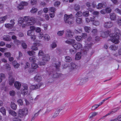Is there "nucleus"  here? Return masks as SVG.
<instances>
[{
  "instance_id": "obj_1",
  "label": "nucleus",
  "mask_w": 121,
  "mask_h": 121,
  "mask_svg": "<svg viewBox=\"0 0 121 121\" xmlns=\"http://www.w3.org/2000/svg\"><path fill=\"white\" fill-rule=\"evenodd\" d=\"M19 20V22L20 23H23L24 21L26 22L25 26H28L34 24L35 21V19L33 17H30L29 16H25L23 18H21Z\"/></svg>"
},
{
  "instance_id": "obj_2",
  "label": "nucleus",
  "mask_w": 121,
  "mask_h": 121,
  "mask_svg": "<svg viewBox=\"0 0 121 121\" xmlns=\"http://www.w3.org/2000/svg\"><path fill=\"white\" fill-rule=\"evenodd\" d=\"M114 31L115 34H113L112 36V37L111 40L112 42L116 44L119 42V36L121 35V32L117 28L115 29Z\"/></svg>"
},
{
  "instance_id": "obj_3",
  "label": "nucleus",
  "mask_w": 121,
  "mask_h": 121,
  "mask_svg": "<svg viewBox=\"0 0 121 121\" xmlns=\"http://www.w3.org/2000/svg\"><path fill=\"white\" fill-rule=\"evenodd\" d=\"M72 15L71 14L69 15H67V14H65L64 19L65 23H67L69 25L73 23V22L72 17Z\"/></svg>"
},
{
  "instance_id": "obj_4",
  "label": "nucleus",
  "mask_w": 121,
  "mask_h": 121,
  "mask_svg": "<svg viewBox=\"0 0 121 121\" xmlns=\"http://www.w3.org/2000/svg\"><path fill=\"white\" fill-rule=\"evenodd\" d=\"M28 113V110L26 108L20 109L18 112V117L22 118L24 116H25Z\"/></svg>"
},
{
  "instance_id": "obj_5",
  "label": "nucleus",
  "mask_w": 121,
  "mask_h": 121,
  "mask_svg": "<svg viewBox=\"0 0 121 121\" xmlns=\"http://www.w3.org/2000/svg\"><path fill=\"white\" fill-rule=\"evenodd\" d=\"M51 69L48 71V73L49 75H52V76L53 78H58L60 76V73H58L52 68Z\"/></svg>"
},
{
  "instance_id": "obj_6",
  "label": "nucleus",
  "mask_w": 121,
  "mask_h": 121,
  "mask_svg": "<svg viewBox=\"0 0 121 121\" xmlns=\"http://www.w3.org/2000/svg\"><path fill=\"white\" fill-rule=\"evenodd\" d=\"M66 36L68 38L72 37L74 33L72 32L71 30L69 29H67L66 31Z\"/></svg>"
},
{
  "instance_id": "obj_7",
  "label": "nucleus",
  "mask_w": 121,
  "mask_h": 121,
  "mask_svg": "<svg viewBox=\"0 0 121 121\" xmlns=\"http://www.w3.org/2000/svg\"><path fill=\"white\" fill-rule=\"evenodd\" d=\"M22 86L23 88L22 90L23 92L24 95H26L28 93V85L26 84H22Z\"/></svg>"
},
{
  "instance_id": "obj_8",
  "label": "nucleus",
  "mask_w": 121,
  "mask_h": 121,
  "mask_svg": "<svg viewBox=\"0 0 121 121\" xmlns=\"http://www.w3.org/2000/svg\"><path fill=\"white\" fill-rule=\"evenodd\" d=\"M113 25L112 22L109 21L105 22L104 24V26L107 28H110Z\"/></svg>"
},
{
  "instance_id": "obj_9",
  "label": "nucleus",
  "mask_w": 121,
  "mask_h": 121,
  "mask_svg": "<svg viewBox=\"0 0 121 121\" xmlns=\"http://www.w3.org/2000/svg\"><path fill=\"white\" fill-rule=\"evenodd\" d=\"M15 81L12 75H9V83L10 85H12Z\"/></svg>"
},
{
  "instance_id": "obj_10",
  "label": "nucleus",
  "mask_w": 121,
  "mask_h": 121,
  "mask_svg": "<svg viewBox=\"0 0 121 121\" xmlns=\"http://www.w3.org/2000/svg\"><path fill=\"white\" fill-rule=\"evenodd\" d=\"M62 110V109L58 108L55 111V113L53 114L52 118H54L58 116L59 112Z\"/></svg>"
},
{
  "instance_id": "obj_11",
  "label": "nucleus",
  "mask_w": 121,
  "mask_h": 121,
  "mask_svg": "<svg viewBox=\"0 0 121 121\" xmlns=\"http://www.w3.org/2000/svg\"><path fill=\"white\" fill-rule=\"evenodd\" d=\"M50 59L49 56L48 54H46L42 57V61L45 62L49 60Z\"/></svg>"
},
{
  "instance_id": "obj_12",
  "label": "nucleus",
  "mask_w": 121,
  "mask_h": 121,
  "mask_svg": "<svg viewBox=\"0 0 121 121\" xmlns=\"http://www.w3.org/2000/svg\"><path fill=\"white\" fill-rule=\"evenodd\" d=\"M65 42L69 44L72 45L73 47L75 43V40L72 39L67 40L65 41Z\"/></svg>"
},
{
  "instance_id": "obj_13",
  "label": "nucleus",
  "mask_w": 121,
  "mask_h": 121,
  "mask_svg": "<svg viewBox=\"0 0 121 121\" xmlns=\"http://www.w3.org/2000/svg\"><path fill=\"white\" fill-rule=\"evenodd\" d=\"M14 84L15 87L18 90H19L21 86V84L19 82H15L14 83Z\"/></svg>"
},
{
  "instance_id": "obj_14",
  "label": "nucleus",
  "mask_w": 121,
  "mask_h": 121,
  "mask_svg": "<svg viewBox=\"0 0 121 121\" xmlns=\"http://www.w3.org/2000/svg\"><path fill=\"white\" fill-rule=\"evenodd\" d=\"M82 44L79 43H75V45H74V46H73L74 48L76 50L80 49L82 48Z\"/></svg>"
},
{
  "instance_id": "obj_15",
  "label": "nucleus",
  "mask_w": 121,
  "mask_h": 121,
  "mask_svg": "<svg viewBox=\"0 0 121 121\" xmlns=\"http://www.w3.org/2000/svg\"><path fill=\"white\" fill-rule=\"evenodd\" d=\"M88 80V78H84L81 79L79 83V84L80 85H82L86 82Z\"/></svg>"
},
{
  "instance_id": "obj_16",
  "label": "nucleus",
  "mask_w": 121,
  "mask_h": 121,
  "mask_svg": "<svg viewBox=\"0 0 121 121\" xmlns=\"http://www.w3.org/2000/svg\"><path fill=\"white\" fill-rule=\"evenodd\" d=\"M116 18V16L114 13H112L110 14V19L111 20L115 21Z\"/></svg>"
},
{
  "instance_id": "obj_17",
  "label": "nucleus",
  "mask_w": 121,
  "mask_h": 121,
  "mask_svg": "<svg viewBox=\"0 0 121 121\" xmlns=\"http://www.w3.org/2000/svg\"><path fill=\"white\" fill-rule=\"evenodd\" d=\"M41 29L40 28L38 27V37H39V39H41L43 38L44 36L42 32H41Z\"/></svg>"
},
{
  "instance_id": "obj_18",
  "label": "nucleus",
  "mask_w": 121,
  "mask_h": 121,
  "mask_svg": "<svg viewBox=\"0 0 121 121\" xmlns=\"http://www.w3.org/2000/svg\"><path fill=\"white\" fill-rule=\"evenodd\" d=\"M7 18V15L1 17H0V23H2L6 20Z\"/></svg>"
},
{
  "instance_id": "obj_19",
  "label": "nucleus",
  "mask_w": 121,
  "mask_h": 121,
  "mask_svg": "<svg viewBox=\"0 0 121 121\" xmlns=\"http://www.w3.org/2000/svg\"><path fill=\"white\" fill-rule=\"evenodd\" d=\"M10 106L11 108L14 110H15L17 108V105L14 102H11Z\"/></svg>"
},
{
  "instance_id": "obj_20",
  "label": "nucleus",
  "mask_w": 121,
  "mask_h": 121,
  "mask_svg": "<svg viewBox=\"0 0 121 121\" xmlns=\"http://www.w3.org/2000/svg\"><path fill=\"white\" fill-rule=\"evenodd\" d=\"M9 114L13 116H15L17 115V113L14 111L12 110H9Z\"/></svg>"
},
{
  "instance_id": "obj_21",
  "label": "nucleus",
  "mask_w": 121,
  "mask_h": 121,
  "mask_svg": "<svg viewBox=\"0 0 121 121\" xmlns=\"http://www.w3.org/2000/svg\"><path fill=\"white\" fill-rule=\"evenodd\" d=\"M109 32L107 31L104 32H103L101 33V36L103 37H107L109 35Z\"/></svg>"
},
{
  "instance_id": "obj_22",
  "label": "nucleus",
  "mask_w": 121,
  "mask_h": 121,
  "mask_svg": "<svg viewBox=\"0 0 121 121\" xmlns=\"http://www.w3.org/2000/svg\"><path fill=\"white\" fill-rule=\"evenodd\" d=\"M76 65L74 63H72L71 64V66L70 68H69V72H71L75 69L76 67Z\"/></svg>"
},
{
  "instance_id": "obj_23",
  "label": "nucleus",
  "mask_w": 121,
  "mask_h": 121,
  "mask_svg": "<svg viewBox=\"0 0 121 121\" xmlns=\"http://www.w3.org/2000/svg\"><path fill=\"white\" fill-rule=\"evenodd\" d=\"M60 64V62H58L55 64V67L57 71L59 70V67Z\"/></svg>"
},
{
  "instance_id": "obj_24",
  "label": "nucleus",
  "mask_w": 121,
  "mask_h": 121,
  "mask_svg": "<svg viewBox=\"0 0 121 121\" xmlns=\"http://www.w3.org/2000/svg\"><path fill=\"white\" fill-rule=\"evenodd\" d=\"M81 58V53L80 52H78L76 54L75 59L76 60H79Z\"/></svg>"
},
{
  "instance_id": "obj_25",
  "label": "nucleus",
  "mask_w": 121,
  "mask_h": 121,
  "mask_svg": "<svg viewBox=\"0 0 121 121\" xmlns=\"http://www.w3.org/2000/svg\"><path fill=\"white\" fill-rule=\"evenodd\" d=\"M5 26L7 28L11 29L13 27L14 25L13 24L8 23L5 24Z\"/></svg>"
},
{
  "instance_id": "obj_26",
  "label": "nucleus",
  "mask_w": 121,
  "mask_h": 121,
  "mask_svg": "<svg viewBox=\"0 0 121 121\" xmlns=\"http://www.w3.org/2000/svg\"><path fill=\"white\" fill-rule=\"evenodd\" d=\"M118 48V46H115V45H112L110 47V48L112 50H116Z\"/></svg>"
},
{
  "instance_id": "obj_27",
  "label": "nucleus",
  "mask_w": 121,
  "mask_h": 121,
  "mask_svg": "<svg viewBox=\"0 0 121 121\" xmlns=\"http://www.w3.org/2000/svg\"><path fill=\"white\" fill-rule=\"evenodd\" d=\"M6 110L4 107H2L0 109V112L4 115H6Z\"/></svg>"
},
{
  "instance_id": "obj_28",
  "label": "nucleus",
  "mask_w": 121,
  "mask_h": 121,
  "mask_svg": "<svg viewBox=\"0 0 121 121\" xmlns=\"http://www.w3.org/2000/svg\"><path fill=\"white\" fill-rule=\"evenodd\" d=\"M84 28L86 32L89 33L91 31V28L90 27L85 26L84 27Z\"/></svg>"
},
{
  "instance_id": "obj_29",
  "label": "nucleus",
  "mask_w": 121,
  "mask_h": 121,
  "mask_svg": "<svg viewBox=\"0 0 121 121\" xmlns=\"http://www.w3.org/2000/svg\"><path fill=\"white\" fill-rule=\"evenodd\" d=\"M3 39L5 41H10L11 39L9 35H7L3 38Z\"/></svg>"
},
{
  "instance_id": "obj_30",
  "label": "nucleus",
  "mask_w": 121,
  "mask_h": 121,
  "mask_svg": "<svg viewBox=\"0 0 121 121\" xmlns=\"http://www.w3.org/2000/svg\"><path fill=\"white\" fill-rule=\"evenodd\" d=\"M72 60V59L69 56H66L65 57V61L67 62H70Z\"/></svg>"
},
{
  "instance_id": "obj_31",
  "label": "nucleus",
  "mask_w": 121,
  "mask_h": 121,
  "mask_svg": "<svg viewBox=\"0 0 121 121\" xmlns=\"http://www.w3.org/2000/svg\"><path fill=\"white\" fill-rule=\"evenodd\" d=\"M105 11L106 13H110L112 11V9L111 8L109 7H107L105 9Z\"/></svg>"
},
{
  "instance_id": "obj_32",
  "label": "nucleus",
  "mask_w": 121,
  "mask_h": 121,
  "mask_svg": "<svg viewBox=\"0 0 121 121\" xmlns=\"http://www.w3.org/2000/svg\"><path fill=\"white\" fill-rule=\"evenodd\" d=\"M76 23L78 24H81L82 22V18L77 17L76 20Z\"/></svg>"
},
{
  "instance_id": "obj_33",
  "label": "nucleus",
  "mask_w": 121,
  "mask_h": 121,
  "mask_svg": "<svg viewBox=\"0 0 121 121\" xmlns=\"http://www.w3.org/2000/svg\"><path fill=\"white\" fill-rule=\"evenodd\" d=\"M82 13L83 16L85 17H88L89 15V12L88 11H85L84 12Z\"/></svg>"
},
{
  "instance_id": "obj_34",
  "label": "nucleus",
  "mask_w": 121,
  "mask_h": 121,
  "mask_svg": "<svg viewBox=\"0 0 121 121\" xmlns=\"http://www.w3.org/2000/svg\"><path fill=\"white\" fill-rule=\"evenodd\" d=\"M29 60L30 62L34 63L36 62V59L34 56H33L30 57L29 58Z\"/></svg>"
},
{
  "instance_id": "obj_35",
  "label": "nucleus",
  "mask_w": 121,
  "mask_h": 121,
  "mask_svg": "<svg viewBox=\"0 0 121 121\" xmlns=\"http://www.w3.org/2000/svg\"><path fill=\"white\" fill-rule=\"evenodd\" d=\"M82 15V13L81 11H79L77 12L75 14L76 17H80Z\"/></svg>"
},
{
  "instance_id": "obj_36",
  "label": "nucleus",
  "mask_w": 121,
  "mask_h": 121,
  "mask_svg": "<svg viewBox=\"0 0 121 121\" xmlns=\"http://www.w3.org/2000/svg\"><path fill=\"white\" fill-rule=\"evenodd\" d=\"M37 3V0H30V3L32 5H36Z\"/></svg>"
},
{
  "instance_id": "obj_37",
  "label": "nucleus",
  "mask_w": 121,
  "mask_h": 121,
  "mask_svg": "<svg viewBox=\"0 0 121 121\" xmlns=\"http://www.w3.org/2000/svg\"><path fill=\"white\" fill-rule=\"evenodd\" d=\"M37 10L38 9L37 8L33 7L31 10L30 12L31 13H35L36 12Z\"/></svg>"
},
{
  "instance_id": "obj_38",
  "label": "nucleus",
  "mask_w": 121,
  "mask_h": 121,
  "mask_svg": "<svg viewBox=\"0 0 121 121\" xmlns=\"http://www.w3.org/2000/svg\"><path fill=\"white\" fill-rule=\"evenodd\" d=\"M98 30L96 29H93L91 31V32L93 35H96L97 34Z\"/></svg>"
},
{
  "instance_id": "obj_39",
  "label": "nucleus",
  "mask_w": 121,
  "mask_h": 121,
  "mask_svg": "<svg viewBox=\"0 0 121 121\" xmlns=\"http://www.w3.org/2000/svg\"><path fill=\"white\" fill-rule=\"evenodd\" d=\"M99 22L98 20H95L92 23V24L93 25H95L96 26H98L99 24Z\"/></svg>"
},
{
  "instance_id": "obj_40",
  "label": "nucleus",
  "mask_w": 121,
  "mask_h": 121,
  "mask_svg": "<svg viewBox=\"0 0 121 121\" xmlns=\"http://www.w3.org/2000/svg\"><path fill=\"white\" fill-rule=\"evenodd\" d=\"M4 55L5 57L9 58L11 56V54L10 52H6L4 53Z\"/></svg>"
},
{
  "instance_id": "obj_41",
  "label": "nucleus",
  "mask_w": 121,
  "mask_h": 121,
  "mask_svg": "<svg viewBox=\"0 0 121 121\" xmlns=\"http://www.w3.org/2000/svg\"><path fill=\"white\" fill-rule=\"evenodd\" d=\"M5 78V75L3 73H1L0 76V83L2 82L3 79H4Z\"/></svg>"
},
{
  "instance_id": "obj_42",
  "label": "nucleus",
  "mask_w": 121,
  "mask_h": 121,
  "mask_svg": "<svg viewBox=\"0 0 121 121\" xmlns=\"http://www.w3.org/2000/svg\"><path fill=\"white\" fill-rule=\"evenodd\" d=\"M31 66L32 68L35 69L38 67V65L37 64L34 63H33L31 64Z\"/></svg>"
},
{
  "instance_id": "obj_43",
  "label": "nucleus",
  "mask_w": 121,
  "mask_h": 121,
  "mask_svg": "<svg viewBox=\"0 0 121 121\" xmlns=\"http://www.w3.org/2000/svg\"><path fill=\"white\" fill-rule=\"evenodd\" d=\"M74 31L76 33H79L82 32V29L81 28L78 29H75L74 30Z\"/></svg>"
},
{
  "instance_id": "obj_44",
  "label": "nucleus",
  "mask_w": 121,
  "mask_h": 121,
  "mask_svg": "<svg viewBox=\"0 0 121 121\" xmlns=\"http://www.w3.org/2000/svg\"><path fill=\"white\" fill-rule=\"evenodd\" d=\"M28 55L30 56H32L33 55H34L35 52L34 51H28L27 52Z\"/></svg>"
},
{
  "instance_id": "obj_45",
  "label": "nucleus",
  "mask_w": 121,
  "mask_h": 121,
  "mask_svg": "<svg viewBox=\"0 0 121 121\" xmlns=\"http://www.w3.org/2000/svg\"><path fill=\"white\" fill-rule=\"evenodd\" d=\"M34 34V32L33 31L31 30H29L27 32V34L28 35L31 36Z\"/></svg>"
},
{
  "instance_id": "obj_46",
  "label": "nucleus",
  "mask_w": 121,
  "mask_h": 121,
  "mask_svg": "<svg viewBox=\"0 0 121 121\" xmlns=\"http://www.w3.org/2000/svg\"><path fill=\"white\" fill-rule=\"evenodd\" d=\"M103 4L102 3H99L98 5L96 6L97 9H100L103 7Z\"/></svg>"
},
{
  "instance_id": "obj_47",
  "label": "nucleus",
  "mask_w": 121,
  "mask_h": 121,
  "mask_svg": "<svg viewBox=\"0 0 121 121\" xmlns=\"http://www.w3.org/2000/svg\"><path fill=\"white\" fill-rule=\"evenodd\" d=\"M37 87L38 86L37 85H36V86L34 85H33L31 86H30V89L31 90H34L35 88H37Z\"/></svg>"
},
{
  "instance_id": "obj_48",
  "label": "nucleus",
  "mask_w": 121,
  "mask_h": 121,
  "mask_svg": "<svg viewBox=\"0 0 121 121\" xmlns=\"http://www.w3.org/2000/svg\"><path fill=\"white\" fill-rule=\"evenodd\" d=\"M74 9L77 11L79 10L80 9V6L78 5H75L74 6Z\"/></svg>"
},
{
  "instance_id": "obj_49",
  "label": "nucleus",
  "mask_w": 121,
  "mask_h": 121,
  "mask_svg": "<svg viewBox=\"0 0 121 121\" xmlns=\"http://www.w3.org/2000/svg\"><path fill=\"white\" fill-rule=\"evenodd\" d=\"M97 114V112H94L92 113L91 115L89 117L90 119H92Z\"/></svg>"
},
{
  "instance_id": "obj_50",
  "label": "nucleus",
  "mask_w": 121,
  "mask_h": 121,
  "mask_svg": "<svg viewBox=\"0 0 121 121\" xmlns=\"http://www.w3.org/2000/svg\"><path fill=\"white\" fill-rule=\"evenodd\" d=\"M120 108V107H118L116 108L113 109L111 111L112 114L115 113Z\"/></svg>"
},
{
  "instance_id": "obj_51",
  "label": "nucleus",
  "mask_w": 121,
  "mask_h": 121,
  "mask_svg": "<svg viewBox=\"0 0 121 121\" xmlns=\"http://www.w3.org/2000/svg\"><path fill=\"white\" fill-rule=\"evenodd\" d=\"M44 38L45 40L47 41L49 40L50 39L49 35L47 34L45 35Z\"/></svg>"
},
{
  "instance_id": "obj_52",
  "label": "nucleus",
  "mask_w": 121,
  "mask_h": 121,
  "mask_svg": "<svg viewBox=\"0 0 121 121\" xmlns=\"http://www.w3.org/2000/svg\"><path fill=\"white\" fill-rule=\"evenodd\" d=\"M21 4H22L23 7L24 6H27L28 5V3L26 2L22 1L21 3Z\"/></svg>"
},
{
  "instance_id": "obj_53",
  "label": "nucleus",
  "mask_w": 121,
  "mask_h": 121,
  "mask_svg": "<svg viewBox=\"0 0 121 121\" xmlns=\"http://www.w3.org/2000/svg\"><path fill=\"white\" fill-rule=\"evenodd\" d=\"M114 11L116 13L121 15V10L119 9L118 8H117L115 9Z\"/></svg>"
},
{
  "instance_id": "obj_54",
  "label": "nucleus",
  "mask_w": 121,
  "mask_h": 121,
  "mask_svg": "<svg viewBox=\"0 0 121 121\" xmlns=\"http://www.w3.org/2000/svg\"><path fill=\"white\" fill-rule=\"evenodd\" d=\"M69 51L72 54H74L76 52V49L74 48L73 49H71L69 50Z\"/></svg>"
},
{
  "instance_id": "obj_55",
  "label": "nucleus",
  "mask_w": 121,
  "mask_h": 121,
  "mask_svg": "<svg viewBox=\"0 0 121 121\" xmlns=\"http://www.w3.org/2000/svg\"><path fill=\"white\" fill-rule=\"evenodd\" d=\"M17 8L20 10H21L24 9V7L22 6V4H21L20 3L17 7Z\"/></svg>"
},
{
  "instance_id": "obj_56",
  "label": "nucleus",
  "mask_w": 121,
  "mask_h": 121,
  "mask_svg": "<svg viewBox=\"0 0 121 121\" xmlns=\"http://www.w3.org/2000/svg\"><path fill=\"white\" fill-rule=\"evenodd\" d=\"M22 48L24 49H26L27 48V45L26 44L24 43H22Z\"/></svg>"
},
{
  "instance_id": "obj_57",
  "label": "nucleus",
  "mask_w": 121,
  "mask_h": 121,
  "mask_svg": "<svg viewBox=\"0 0 121 121\" xmlns=\"http://www.w3.org/2000/svg\"><path fill=\"white\" fill-rule=\"evenodd\" d=\"M15 93L14 91L12 90L10 91L9 92V94L10 95L12 96H14L15 95Z\"/></svg>"
},
{
  "instance_id": "obj_58",
  "label": "nucleus",
  "mask_w": 121,
  "mask_h": 121,
  "mask_svg": "<svg viewBox=\"0 0 121 121\" xmlns=\"http://www.w3.org/2000/svg\"><path fill=\"white\" fill-rule=\"evenodd\" d=\"M49 11L51 12L54 13L56 10L55 8L53 7H50L49 9Z\"/></svg>"
},
{
  "instance_id": "obj_59",
  "label": "nucleus",
  "mask_w": 121,
  "mask_h": 121,
  "mask_svg": "<svg viewBox=\"0 0 121 121\" xmlns=\"http://www.w3.org/2000/svg\"><path fill=\"white\" fill-rule=\"evenodd\" d=\"M17 102L18 103V104L21 105H22L23 104V103L22 100L21 99H18Z\"/></svg>"
},
{
  "instance_id": "obj_60",
  "label": "nucleus",
  "mask_w": 121,
  "mask_h": 121,
  "mask_svg": "<svg viewBox=\"0 0 121 121\" xmlns=\"http://www.w3.org/2000/svg\"><path fill=\"white\" fill-rule=\"evenodd\" d=\"M89 50V48H88L87 47H85L83 50V51L84 52V54H86L87 52V51Z\"/></svg>"
},
{
  "instance_id": "obj_61",
  "label": "nucleus",
  "mask_w": 121,
  "mask_h": 121,
  "mask_svg": "<svg viewBox=\"0 0 121 121\" xmlns=\"http://www.w3.org/2000/svg\"><path fill=\"white\" fill-rule=\"evenodd\" d=\"M64 33V30L59 31L58 32L57 34L59 36H61Z\"/></svg>"
},
{
  "instance_id": "obj_62",
  "label": "nucleus",
  "mask_w": 121,
  "mask_h": 121,
  "mask_svg": "<svg viewBox=\"0 0 121 121\" xmlns=\"http://www.w3.org/2000/svg\"><path fill=\"white\" fill-rule=\"evenodd\" d=\"M98 107L99 106L98 105V104H95L92 107L91 110H95L98 108Z\"/></svg>"
},
{
  "instance_id": "obj_63",
  "label": "nucleus",
  "mask_w": 121,
  "mask_h": 121,
  "mask_svg": "<svg viewBox=\"0 0 121 121\" xmlns=\"http://www.w3.org/2000/svg\"><path fill=\"white\" fill-rule=\"evenodd\" d=\"M118 24L119 25L121 26V18L119 17L117 20Z\"/></svg>"
},
{
  "instance_id": "obj_64",
  "label": "nucleus",
  "mask_w": 121,
  "mask_h": 121,
  "mask_svg": "<svg viewBox=\"0 0 121 121\" xmlns=\"http://www.w3.org/2000/svg\"><path fill=\"white\" fill-rule=\"evenodd\" d=\"M60 3L59 1H57L54 3V5L55 6H58L60 4Z\"/></svg>"
}]
</instances>
